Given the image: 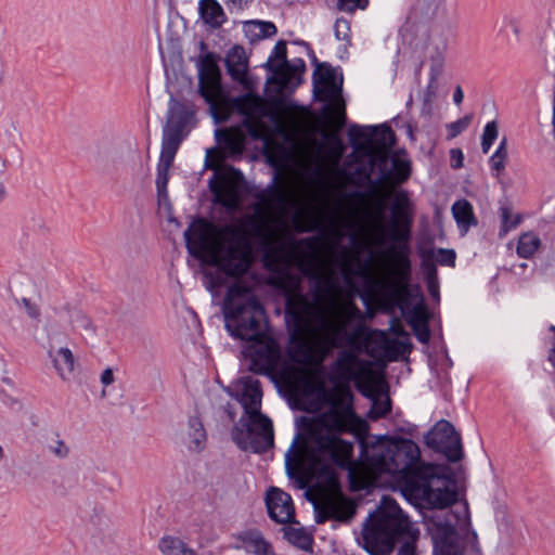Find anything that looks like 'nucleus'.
Here are the masks:
<instances>
[{
    "label": "nucleus",
    "instance_id": "nucleus-58",
    "mask_svg": "<svg viewBox=\"0 0 555 555\" xmlns=\"http://www.w3.org/2000/svg\"><path fill=\"white\" fill-rule=\"evenodd\" d=\"M5 167L4 160L0 157V170H2Z\"/></svg>",
    "mask_w": 555,
    "mask_h": 555
},
{
    "label": "nucleus",
    "instance_id": "nucleus-28",
    "mask_svg": "<svg viewBox=\"0 0 555 555\" xmlns=\"http://www.w3.org/2000/svg\"><path fill=\"white\" fill-rule=\"evenodd\" d=\"M392 167L388 175L391 184H400L406 181L411 175V163L399 156H393L391 160Z\"/></svg>",
    "mask_w": 555,
    "mask_h": 555
},
{
    "label": "nucleus",
    "instance_id": "nucleus-39",
    "mask_svg": "<svg viewBox=\"0 0 555 555\" xmlns=\"http://www.w3.org/2000/svg\"><path fill=\"white\" fill-rule=\"evenodd\" d=\"M47 448L50 452L60 459H65L69 453V448L63 440L59 438L57 434H54L51 437L50 441L47 443Z\"/></svg>",
    "mask_w": 555,
    "mask_h": 555
},
{
    "label": "nucleus",
    "instance_id": "nucleus-50",
    "mask_svg": "<svg viewBox=\"0 0 555 555\" xmlns=\"http://www.w3.org/2000/svg\"><path fill=\"white\" fill-rule=\"evenodd\" d=\"M426 283H427V289H428V293L430 294V296L435 300H439V283H438V280L426 281Z\"/></svg>",
    "mask_w": 555,
    "mask_h": 555
},
{
    "label": "nucleus",
    "instance_id": "nucleus-38",
    "mask_svg": "<svg viewBox=\"0 0 555 555\" xmlns=\"http://www.w3.org/2000/svg\"><path fill=\"white\" fill-rule=\"evenodd\" d=\"M212 192L216 194L218 201L224 206L233 207L236 204V195L233 191L229 190L225 185L211 186Z\"/></svg>",
    "mask_w": 555,
    "mask_h": 555
},
{
    "label": "nucleus",
    "instance_id": "nucleus-55",
    "mask_svg": "<svg viewBox=\"0 0 555 555\" xmlns=\"http://www.w3.org/2000/svg\"><path fill=\"white\" fill-rule=\"evenodd\" d=\"M553 138H554V141H555V90H554V94H553Z\"/></svg>",
    "mask_w": 555,
    "mask_h": 555
},
{
    "label": "nucleus",
    "instance_id": "nucleus-1",
    "mask_svg": "<svg viewBox=\"0 0 555 555\" xmlns=\"http://www.w3.org/2000/svg\"><path fill=\"white\" fill-rule=\"evenodd\" d=\"M267 158L276 173L273 184L258 196L254 212L227 224L198 219L184 232L186 247L203 266L240 276L251 262V240L264 247L280 243L288 229V209L296 207L294 228L298 232L319 231L301 241L305 249L297 259L300 272L310 280L309 296L302 293L298 274L283 271L272 282L285 296L286 314L293 324L294 360L320 366L333 349L353 346L362 336L361 326L348 332L360 313L351 291L353 276L363 278L361 272L372 269L356 270L358 253L340 245L350 222L333 205L334 185L327 170L319 167L299 198L285 177L294 159L293 150L268 142Z\"/></svg>",
    "mask_w": 555,
    "mask_h": 555
},
{
    "label": "nucleus",
    "instance_id": "nucleus-40",
    "mask_svg": "<svg viewBox=\"0 0 555 555\" xmlns=\"http://www.w3.org/2000/svg\"><path fill=\"white\" fill-rule=\"evenodd\" d=\"M472 120L470 116H465L454 122L448 125V138L453 139L463 132L469 126Z\"/></svg>",
    "mask_w": 555,
    "mask_h": 555
},
{
    "label": "nucleus",
    "instance_id": "nucleus-46",
    "mask_svg": "<svg viewBox=\"0 0 555 555\" xmlns=\"http://www.w3.org/2000/svg\"><path fill=\"white\" fill-rule=\"evenodd\" d=\"M412 330L414 331L416 338L421 343L427 344L429 341L430 332H429L427 323H424L422 325L420 324V325L412 326Z\"/></svg>",
    "mask_w": 555,
    "mask_h": 555
},
{
    "label": "nucleus",
    "instance_id": "nucleus-34",
    "mask_svg": "<svg viewBox=\"0 0 555 555\" xmlns=\"http://www.w3.org/2000/svg\"><path fill=\"white\" fill-rule=\"evenodd\" d=\"M420 11L426 17H439L446 13V0H420Z\"/></svg>",
    "mask_w": 555,
    "mask_h": 555
},
{
    "label": "nucleus",
    "instance_id": "nucleus-27",
    "mask_svg": "<svg viewBox=\"0 0 555 555\" xmlns=\"http://www.w3.org/2000/svg\"><path fill=\"white\" fill-rule=\"evenodd\" d=\"M180 139L177 132L166 131L163 137L159 162L173 164Z\"/></svg>",
    "mask_w": 555,
    "mask_h": 555
},
{
    "label": "nucleus",
    "instance_id": "nucleus-33",
    "mask_svg": "<svg viewBox=\"0 0 555 555\" xmlns=\"http://www.w3.org/2000/svg\"><path fill=\"white\" fill-rule=\"evenodd\" d=\"M171 167L172 165L170 164L158 162L155 181L158 201L168 199L167 185L169 181V170Z\"/></svg>",
    "mask_w": 555,
    "mask_h": 555
},
{
    "label": "nucleus",
    "instance_id": "nucleus-19",
    "mask_svg": "<svg viewBox=\"0 0 555 555\" xmlns=\"http://www.w3.org/2000/svg\"><path fill=\"white\" fill-rule=\"evenodd\" d=\"M225 66L231 78L247 85L248 56L242 46H233L227 53Z\"/></svg>",
    "mask_w": 555,
    "mask_h": 555
},
{
    "label": "nucleus",
    "instance_id": "nucleus-36",
    "mask_svg": "<svg viewBox=\"0 0 555 555\" xmlns=\"http://www.w3.org/2000/svg\"><path fill=\"white\" fill-rule=\"evenodd\" d=\"M501 216V235H505L512 229H515L520 222V218L518 216H514L512 214L511 208L504 206L500 208Z\"/></svg>",
    "mask_w": 555,
    "mask_h": 555
},
{
    "label": "nucleus",
    "instance_id": "nucleus-56",
    "mask_svg": "<svg viewBox=\"0 0 555 555\" xmlns=\"http://www.w3.org/2000/svg\"><path fill=\"white\" fill-rule=\"evenodd\" d=\"M5 196V189L3 186V184L0 183V203L3 201Z\"/></svg>",
    "mask_w": 555,
    "mask_h": 555
},
{
    "label": "nucleus",
    "instance_id": "nucleus-6",
    "mask_svg": "<svg viewBox=\"0 0 555 555\" xmlns=\"http://www.w3.org/2000/svg\"><path fill=\"white\" fill-rule=\"evenodd\" d=\"M420 529L415 527L395 500L384 498L378 509L363 525L362 545L371 555H390L398 540L396 555H422L417 547Z\"/></svg>",
    "mask_w": 555,
    "mask_h": 555
},
{
    "label": "nucleus",
    "instance_id": "nucleus-44",
    "mask_svg": "<svg viewBox=\"0 0 555 555\" xmlns=\"http://www.w3.org/2000/svg\"><path fill=\"white\" fill-rule=\"evenodd\" d=\"M369 0H338V8L343 11L352 13L357 9H364Z\"/></svg>",
    "mask_w": 555,
    "mask_h": 555
},
{
    "label": "nucleus",
    "instance_id": "nucleus-24",
    "mask_svg": "<svg viewBox=\"0 0 555 555\" xmlns=\"http://www.w3.org/2000/svg\"><path fill=\"white\" fill-rule=\"evenodd\" d=\"M452 215L463 234L467 233L472 225L477 224L473 206L466 199H459L453 204Z\"/></svg>",
    "mask_w": 555,
    "mask_h": 555
},
{
    "label": "nucleus",
    "instance_id": "nucleus-48",
    "mask_svg": "<svg viewBox=\"0 0 555 555\" xmlns=\"http://www.w3.org/2000/svg\"><path fill=\"white\" fill-rule=\"evenodd\" d=\"M451 167L459 169L463 167L464 155L460 149H452L450 151Z\"/></svg>",
    "mask_w": 555,
    "mask_h": 555
},
{
    "label": "nucleus",
    "instance_id": "nucleus-16",
    "mask_svg": "<svg viewBox=\"0 0 555 555\" xmlns=\"http://www.w3.org/2000/svg\"><path fill=\"white\" fill-rule=\"evenodd\" d=\"M444 67V60L440 53L433 60L429 67V80L426 88L422 92V114L430 116L434 109V102L438 95L439 77L441 76Z\"/></svg>",
    "mask_w": 555,
    "mask_h": 555
},
{
    "label": "nucleus",
    "instance_id": "nucleus-12",
    "mask_svg": "<svg viewBox=\"0 0 555 555\" xmlns=\"http://www.w3.org/2000/svg\"><path fill=\"white\" fill-rule=\"evenodd\" d=\"M334 373L344 382L354 380L359 387L371 389L376 382V374L367 360L360 359L352 351H341L335 363Z\"/></svg>",
    "mask_w": 555,
    "mask_h": 555
},
{
    "label": "nucleus",
    "instance_id": "nucleus-61",
    "mask_svg": "<svg viewBox=\"0 0 555 555\" xmlns=\"http://www.w3.org/2000/svg\"><path fill=\"white\" fill-rule=\"evenodd\" d=\"M472 535H473V539L476 540L477 539V535L475 532H472Z\"/></svg>",
    "mask_w": 555,
    "mask_h": 555
},
{
    "label": "nucleus",
    "instance_id": "nucleus-52",
    "mask_svg": "<svg viewBox=\"0 0 555 555\" xmlns=\"http://www.w3.org/2000/svg\"><path fill=\"white\" fill-rule=\"evenodd\" d=\"M341 152H343V149H341V145L339 142H337V146L334 149V158H335V162H338L340 156H341Z\"/></svg>",
    "mask_w": 555,
    "mask_h": 555
},
{
    "label": "nucleus",
    "instance_id": "nucleus-54",
    "mask_svg": "<svg viewBox=\"0 0 555 555\" xmlns=\"http://www.w3.org/2000/svg\"><path fill=\"white\" fill-rule=\"evenodd\" d=\"M508 24L511 25V27L513 28L514 33L516 36L519 35V27H518V24L514 21V20H509L508 21Z\"/></svg>",
    "mask_w": 555,
    "mask_h": 555
},
{
    "label": "nucleus",
    "instance_id": "nucleus-9",
    "mask_svg": "<svg viewBox=\"0 0 555 555\" xmlns=\"http://www.w3.org/2000/svg\"><path fill=\"white\" fill-rule=\"evenodd\" d=\"M225 328L242 340L257 339L267 333L266 311L258 298L241 284L232 285L223 304Z\"/></svg>",
    "mask_w": 555,
    "mask_h": 555
},
{
    "label": "nucleus",
    "instance_id": "nucleus-26",
    "mask_svg": "<svg viewBox=\"0 0 555 555\" xmlns=\"http://www.w3.org/2000/svg\"><path fill=\"white\" fill-rule=\"evenodd\" d=\"M508 159L507 140L503 138L496 147L495 152L489 159L491 173L495 178H500L504 170Z\"/></svg>",
    "mask_w": 555,
    "mask_h": 555
},
{
    "label": "nucleus",
    "instance_id": "nucleus-29",
    "mask_svg": "<svg viewBox=\"0 0 555 555\" xmlns=\"http://www.w3.org/2000/svg\"><path fill=\"white\" fill-rule=\"evenodd\" d=\"M159 550L164 555H196L182 540L173 537L163 538L159 542Z\"/></svg>",
    "mask_w": 555,
    "mask_h": 555
},
{
    "label": "nucleus",
    "instance_id": "nucleus-17",
    "mask_svg": "<svg viewBox=\"0 0 555 555\" xmlns=\"http://www.w3.org/2000/svg\"><path fill=\"white\" fill-rule=\"evenodd\" d=\"M48 357L61 379L68 382L73 378L76 361L70 349L50 344Z\"/></svg>",
    "mask_w": 555,
    "mask_h": 555
},
{
    "label": "nucleus",
    "instance_id": "nucleus-2",
    "mask_svg": "<svg viewBox=\"0 0 555 555\" xmlns=\"http://www.w3.org/2000/svg\"><path fill=\"white\" fill-rule=\"evenodd\" d=\"M354 418L341 429L326 427L322 430L325 437L347 444L346 454L340 447L321 448L314 438H310L311 450L295 439L285 454L286 470L296 478L300 489L313 478L324 480V485L317 483L306 492L314 506L318 524L328 519L347 522L356 514V505L341 493L331 464L348 468L353 490L365 489L379 475L389 474L401 486L404 495L421 507L446 509L456 503L459 495L453 480L442 467L423 463L418 446L410 439L382 438L365 448L362 461L352 462V443L338 438L337 434L360 431L364 423L357 415Z\"/></svg>",
    "mask_w": 555,
    "mask_h": 555
},
{
    "label": "nucleus",
    "instance_id": "nucleus-15",
    "mask_svg": "<svg viewBox=\"0 0 555 555\" xmlns=\"http://www.w3.org/2000/svg\"><path fill=\"white\" fill-rule=\"evenodd\" d=\"M268 514L279 524L292 522L295 518V507L288 493L279 488H270L266 495Z\"/></svg>",
    "mask_w": 555,
    "mask_h": 555
},
{
    "label": "nucleus",
    "instance_id": "nucleus-57",
    "mask_svg": "<svg viewBox=\"0 0 555 555\" xmlns=\"http://www.w3.org/2000/svg\"><path fill=\"white\" fill-rule=\"evenodd\" d=\"M4 459V450L2 448V446L0 444V463L3 461Z\"/></svg>",
    "mask_w": 555,
    "mask_h": 555
},
{
    "label": "nucleus",
    "instance_id": "nucleus-11",
    "mask_svg": "<svg viewBox=\"0 0 555 555\" xmlns=\"http://www.w3.org/2000/svg\"><path fill=\"white\" fill-rule=\"evenodd\" d=\"M314 94L325 103L323 115L332 130L339 131L346 121V105L343 98V77L330 66H322L314 79Z\"/></svg>",
    "mask_w": 555,
    "mask_h": 555
},
{
    "label": "nucleus",
    "instance_id": "nucleus-14",
    "mask_svg": "<svg viewBox=\"0 0 555 555\" xmlns=\"http://www.w3.org/2000/svg\"><path fill=\"white\" fill-rule=\"evenodd\" d=\"M537 48L546 70L555 75V2L548 9L545 26L537 35Z\"/></svg>",
    "mask_w": 555,
    "mask_h": 555
},
{
    "label": "nucleus",
    "instance_id": "nucleus-22",
    "mask_svg": "<svg viewBox=\"0 0 555 555\" xmlns=\"http://www.w3.org/2000/svg\"><path fill=\"white\" fill-rule=\"evenodd\" d=\"M183 443L190 450L199 451L206 442V430L203 422L197 416H191L188 421L186 429L182 435Z\"/></svg>",
    "mask_w": 555,
    "mask_h": 555
},
{
    "label": "nucleus",
    "instance_id": "nucleus-23",
    "mask_svg": "<svg viewBox=\"0 0 555 555\" xmlns=\"http://www.w3.org/2000/svg\"><path fill=\"white\" fill-rule=\"evenodd\" d=\"M273 57L279 61V64L272 65L279 82L282 87H287L292 80V69L286 59V44L284 41H279L273 50Z\"/></svg>",
    "mask_w": 555,
    "mask_h": 555
},
{
    "label": "nucleus",
    "instance_id": "nucleus-45",
    "mask_svg": "<svg viewBox=\"0 0 555 555\" xmlns=\"http://www.w3.org/2000/svg\"><path fill=\"white\" fill-rule=\"evenodd\" d=\"M335 36L338 40H348L349 38V22L345 18H337L335 22Z\"/></svg>",
    "mask_w": 555,
    "mask_h": 555
},
{
    "label": "nucleus",
    "instance_id": "nucleus-30",
    "mask_svg": "<svg viewBox=\"0 0 555 555\" xmlns=\"http://www.w3.org/2000/svg\"><path fill=\"white\" fill-rule=\"evenodd\" d=\"M541 240L532 232L524 233L518 238L517 254L521 258H530L539 249Z\"/></svg>",
    "mask_w": 555,
    "mask_h": 555
},
{
    "label": "nucleus",
    "instance_id": "nucleus-42",
    "mask_svg": "<svg viewBox=\"0 0 555 555\" xmlns=\"http://www.w3.org/2000/svg\"><path fill=\"white\" fill-rule=\"evenodd\" d=\"M436 261L441 266L453 267L455 263V253L453 249L439 248L437 250Z\"/></svg>",
    "mask_w": 555,
    "mask_h": 555
},
{
    "label": "nucleus",
    "instance_id": "nucleus-41",
    "mask_svg": "<svg viewBox=\"0 0 555 555\" xmlns=\"http://www.w3.org/2000/svg\"><path fill=\"white\" fill-rule=\"evenodd\" d=\"M422 268H423L426 281L438 280L437 267H436L435 260L431 257H429V256L424 257L423 262H422Z\"/></svg>",
    "mask_w": 555,
    "mask_h": 555
},
{
    "label": "nucleus",
    "instance_id": "nucleus-53",
    "mask_svg": "<svg viewBox=\"0 0 555 555\" xmlns=\"http://www.w3.org/2000/svg\"><path fill=\"white\" fill-rule=\"evenodd\" d=\"M228 2L238 9H242L246 4L247 0H228Z\"/></svg>",
    "mask_w": 555,
    "mask_h": 555
},
{
    "label": "nucleus",
    "instance_id": "nucleus-43",
    "mask_svg": "<svg viewBox=\"0 0 555 555\" xmlns=\"http://www.w3.org/2000/svg\"><path fill=\"white\" fill-rule=\"evenodd\" d=\"M222 162L220 151L217 149H209L206 153L205 166L206 168L217 170Z\"/></svg>",
    "mask_w": 555,
    "mask_h": 555
},
{
    "label": "nucleus",
    "instance_id": "nucleus-20",
    "mask_svg": "<svg viewBox=\"0 0 555 555\" xmlns=\"http://www.w3.org/2000/svg\"><path fill=\"white\" fill-rule=\"evenodd\" d=\"M198 14L203 23L214 30L227 22L225 12L217 0H199Z\"/></svg>",
    "mask_w": 555,
    "mask_h": 555
},
{
    "label": "nucleus",
    "instance_id": "nucleus-51",
    "mask_svg": "<svg viewBox=\"0 0 555 555\" xmlns=\"http://www.w3.org/2000/svg\"><path fill=\"white\" fill-rule=\"evenodd\" d=\"M463 98H464V94H463L462 88L460 86H457L453 93V101L455 104L460 105L463 102Z\"/></svg>",
    "mask_w": 555,
    "mask_h": 555
},
{
    "label": "nucleus",
    "instance_id": "nucleus-3",
    "mask_svg": "<svg viewBox=\"0 0 555 555\" xmlns=\"http://www.w3.org/2000/svg\"><path fill=\"white\" fill-rule=\"evenodd\" d=\"M243 357L248 362V370L264 375L276 376L288 389L302 399H312L308 410H319L323 403L328 409L313 417L309 425V438H314L321 448L333 450L340 447L343 453L348 452V446L332 440L323 435V429H341L356 421L352 409V395L347 389L330 391L317 375L282 359L279 344L267 333L263 337L247 340Z\"/></svg>",
    "mask_w": 555,
    "mask_h": 555
},
{
    "label": "nucleus",
    "instance_id": "nucleus-60",
    "mask_svg": "<svg viewBox=\"0 0 555 555\" xmlns=\"http://www.w3.org/2000/svg\"><path fill=\"white\" fill-rule=\"evenodd\" d=\"M204 275H206V276L209 275V272L206 269H204Z\"/></svg>",
    "mask_w": 555,
    "mask_h": 555
},
{
    "label": "nucleus",
    "instance_id": "nucleus-59",
    "mask_svg": "<svg viewBox=\"0 0 555 555\" xmlns=\"http://www.w3.org/2000/svg\"><path fill=\"white\" fill-rule=\"evenodd\" d=\"M357 130H358V129H356L354 127H353V128H351V130H350L351 134H356V133H357Z\"/></svg>",
    "mask_w": 555,
    "mask_h": 555
},
{
    "label": "nucleus",
    "instance_id": "nucleus-10",
    "mask_svg": "<svg viewBox=\"0 0 555 555\" xmlns=\"http://www.w3.org/2000/svg\"><path fill=\"white\" fill-rule=\"evenodd\" d=\"M427 529L434 542V555H463V547L459 542L456 528L468 530L470 526L468 505L465 502L461 511L447 512L426 520Z\"/></svg>",
    "mask_w": 555,
    "mask_h": 555
},
{
    "label": "nucleus",
    "instance_id": "nucleus-21",
    "mask_svg": "<svg viewBox=\"0 0 555 555\" xmlns=\"http://www.w3.org/2000/svg\"><path fill=\"white\" fill-rule=\"evenodd\" d=\"M237 540L243 547L255 555H273L271 544L257 529H249L238 534Z\"/></svg>",
    "mask_w": 555,
    "mask_h": 555
},
{
    "label": "nucleus",
    "instance_id": "nucleus-4",
    "mask_svg": "<svg viewBox=\"0 0 555 555\" xmlns=\"http://www.w3.org/2000/svg\"><path fill=\"white\" fill-rule=\"evenodd\" d=\"M361 274L372 299L400 308L411 327L427 323V311L423 304L409 308L412 278L409 246H388L379 253L375 270H363Z\"/></svg>",
    "mask_w": 555,
    "mask_h": 555
},
{
    "label": "nucleus",
    "instance_id": "nucleus-25",
    "mask_svg": "<svg viewBox=\"0 0 555 555\" xmlns=\"http://www.w3.org/2000/svg\"><path fill=\"white\" fill-rule=\"evenodd\" d=\"M243 31L249 41H257L274 36L276 27L271 22L246 21L243 23Z\"/></svg>",
    "mask_w": 555,
    "mask_h": 555
},
{
    "label": "nucleus",
    "instance_id": "nucleus-5",
    "mask_svg": "<svg viewBox=\"0 0 555 555\" xmlns=\"http://www.w3.org/2000/svg\"><path fill=\"white\" fill-rule=\"evenodd\" d=\"M198 91L209 105L217 121H225L236 111L245 116L244 126L255 139L268 134L263 118L271 115L269 103L254 93L231 98L221 86V73L214 53H206L198 62Z\"/></svg>",
    "mask_w": 555,
    "mask_h": 555
},
{
    "label": "nucleus",
    "instance_id": "nucleus-31",
    "mask_svg": "<svg viewBox=\"0 0 555 555\" xmlns=\"http://www.w3.org/2000/svg\"><path fill=\"white\" fill-rule=\"evenodd\" d=\"M375 340L379 344L382 351L386 356H398L404 353L408 349V345L404 341L389 338L386 333L379 332L375 335Z\"/></svg>",
    "mask_w": 555,
    "mask_h": 555
},
{
    "label": "nucleus",
    "instance_id": "nucleus-32",
    "mask_svg": "<svg viewBox=\"0 0 555 555\" xmlns=\"http://www.w3.org/2000/svg\"><path fill=\"white\" fill-rule=\"evenodd\" d=\"M284 537L288 542L302 550L308 548L311 544L310 534L301 527L289 526L284 528Z\"/></svg>",
    "mask_w": 555,
    "mask_h": 555
},
{
    "label": "nucleus",
    "instance_id": "nucleus-49",
    "mask_svg": "<svg viewBox=\"0 0 555 555\" xmlns=\"http://www.w3.org/2000/svg\"><path fill=\"white\" fill-rule=\"evenodd\" d=\"M22 302H23V305H24V307L26 309L27 314L30 318H33V319H38L39 318L40 311H39V308L35 304L30 302V300L26 299V298H24L22 300Z\"/></svg>",
    "mask_w": 555,
    "mask_h": 555
},
{
    "label": "nucleus",
    "instance_id": "nucleus-47",
    "mask_svg": "<svg viewBox=\"0 0 555 555\" xmlns=\"http://www.w3.org/2000/svg\"><path fill=\"white\" fill-rule=\"evenodd\" d=\"M100 382L104 387L101 391V396L104 398L106 396L105 388L115 382L113 369L106 367L100 376Z\"/></svg>",
    "mask_w": 555,
    "mask_h": 555
},
{
    "label": "nucleus",
    "instance_id": "nucleus-37",
    "mask_svg": "<svg viewBox=\"0 0 555 555\" xmlns=\"http://www.w3.org/2000/svg\"><path fill=\"white\" fill-rule=\"evenodd\" d=\"M390 411V400L386 398L385 400L374 399L372 406L367 413V417L371 420H378L384 417Z\"/></svg>",
    "mask_w": 555,
    "mask_h": 555
},
{
    "label": "nucleus",
    "instance_id": "nucleus-62",
    "mask_svg": "<svg viewBox=\"0 0 555 555\" xmlns=\"http://www.w3.org/2000/svg\"><path fill=\"white\" fill-rule=\"evenodd\" d=\"M552 330L555 332V326H552Z\"/></svg>",
    "mask_w": 555,
    "mask_h": 555
},
{
    "label": "nucleus",
    "instance_id": "nucleus-18",
    "mask_svg": "<svg viewBox=\"0 0 555 555\" xmlns=\"http://www.w3.org/2000/svg\"><path fill=\"white\" fill-rule=\"evenodd\" d=\"M216 140L219 147L229 156L241 155L246 135L241 127H229L216 131Z\"/></svg>",
    "mask_w": 555,
    "mask_h": 555
},
{
    "label": "nucleus",
    "instance_id": "nucleus-13",
    "mask_svg": "<svg viewBox=\"0 0 555 555\" xmlns=\"http://www.w3.org/2000/svg\"><path fill=\"white\" fill-rule=\"evenodd\" d=\"M428 447L443 453L450 462L463 459L461 437L454 426L444 420L436 423L434 428L425 436Z\"/></svg>",
    "mask_w": 555,
    "mask_h": 555
},
{
    "label": "nucleus",
    "instance_id": "nucleus-8",
    "mask_svg": "<svg viewBox=\"0 0 555 555\" xmlns=\"http://www.w3.org/2000/svg\"><path fill=\"white\" fill-rule=\"evenodd\" d=\"M230 395L244 409V415L232 429V439L244 451L262 453L273 447L272 421L260 412L262 389L259 379L245 376L231 386Z\"/></svg>",
    "mask_w": 555,
    "mask_h": 555
},
{
    "label": "nucleus",
    "instance_id": "nucleus-35",
    "mask_svg": "<svg viewBox=\"0 0 555 555\" xmlns=\"http://www.w3.org/2000/svg\"><path fill=\"white\" fill-rule=\"evenodd\" d=\"M499 135V128L495 120L489 121L483 129L481 150L487 154Z\"/></svg>",
    "mask_w": 555,
    "mask_h": 555
},
{
    "label": "nucleus",
    "instance_id": "nucleus-7",
    "mask_svg": "<svg viewBox=\"0 0 555 555\" xmlns=\"http://www.w3.org/2000/svg\"><path fill=\"white\" fill-rule=\"evenodd\" d=\"M366 198V214L372 219V242L390 246H409L413 221V204L405 191L373 186L361 194Z\"/></svg>",
    "mask_w": 555,
    "mask_h": 555
}]
</instances>
